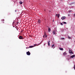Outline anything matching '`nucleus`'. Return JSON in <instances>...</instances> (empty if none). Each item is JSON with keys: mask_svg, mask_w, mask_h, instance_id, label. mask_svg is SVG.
Returning <instances> with one entry per match:
<instances>
[{"mask_svg": "<svg viewBox=\"0 0 75 75\" xmlns=\"http://www.w3.org/2000/svg\"><path fill=\"white\" fill-rule=\"evenodd\" d=\"M69 52L70 54H73V52L72 51V50L71 49H69Z\"/></svg>", "mask_w": 75, "mask_h": 75, "instance_id": "obj_1", "label": "nucleus"}, {"mask_svg": "<svg viewBox=\"0 0 75 75\" xmlns=\"http://www.w3.org/2000/svg\"><path fill=\"white\" fill-rule=\"evenodd\" d=\"M19 39H20V40H23L24 39V38H23V37L21 36H20L19 37Z\"/></svg>", "mask_w": 75, "mask_h": 75, "instance_id": "obj_2", "label": "nucleus"}, {"mask_svg": "<svg viewBox=\"0 0 75 75\" xmlns=\"http://www.w3.org/2000/svg\"><path fill=\"white\" fill-rule=\"evenodd\" d=\"M26 54L28 55H30V54H31V53L30 52L28 51L26 52Z\"/></svg>", "mask_w": 75, "mask_h": 75, "instance_id": "obj_3", "label": "nucleus"}, {"mask_svg": "<svg viewBox=\"0 0 75 75\" xmlns=\"http://www.w3.org/2000/svg\"><path fill=\"white\" fill-rule=\"evenodd\" d=\"M62 20H65L66 18V17L65 16H63L62 17Z\"/></svg>", "mask_w": 75, "mask_h": 75, "instance_id": "obj_4", "label": "nucleus"}, {"mask_svg": "<svg viewBox=\"0 0 75 75\" xmlns=\"http://www.w3.org/2000/svg\"><path fill=\"white\" fill-rule=\"evenodd\" d=\"M60 16V15H59V14H56V16H57L58 18H59V17Z\"/></svg>", "mask_w": 75, "mask_h": 75, "instance_id": "obj_5", "label": "nucleus"}, {"mask_svg": "<svg viewBox=\"0 0 75 75\" xmlns=\"http://www.w3.org/2000/svg\"><path fill=\"white\" fill-rule=\"evenodd\" d=\"M40 43H39L38 44H35L34 45V46H38L39 45H40Z\"/></svg>", "mask_w": 75, "mask_h": 75, "instance_id": "obj_6", "label": "nucleus"}, {"mask_svg": "<svg viewBox=\"0 0 75 75\" xmlns=\"http://www.w3.org/2000/svg\"><path fill=\"white\" fill-rule=\"evenodd\" d=\"M44 36H45V38H46L47 36V34H46V33H45H45L44 35L43 36V37H44Z\"/></svg>", "mask_w": 75, "mask_h": 75, "instance_id": "obj_7", "label": "nucleus"}, {"mask_svg": "<svg viewBox=\"0 0 75 75\" xmlns=\"http://www.w3.org/2000/svg\"><path fill=\"white\" fill-rule=\"evenodd\" d=\"M38 24H40V23H41V21L39 19L38 20Z\"/></svg>", "mask_w": 75, "mask_h": 75, "instance_id": "obj_8", "label": "nucleus"}, {"mask_svg": "<svg viewBox=\"0 0 75 75\" xmlns=\"http://www.w3.org/2000/svg\"><path fill=\"white\" fill-rule=\"evenodd\" d=\"M50 41H48V45H49V46L50 45Z\"/></svg>", "mask_w": 75, "mask_h": 75, "instance_id": "obj_9", "label": "nucleus"}, {"mask_svg": "<svg viewBox=\"0 0 75 75\" xmlns=\"http://www.w3.org/2000/svg\"><path fill=\"white\" fill-rule=\"evenodd\" d=\"M74 57H75V55H73L70 57L71 58H74Z\"/></svg>", "mask_w": 75, "mask_h": 75, "instance_id": "obj_10", "label": "nucleus"}, {"mask_svg": "<svg viewBox=\"0 0 75 75\" xmlns=\"http://www.w3.org/2000/svg\"><path fill=\"white\" fill-rule=\"evenodd\" d=\"M52 33L53 34H55V31L54 30L52 31Z\"/></svg>", "mask_w": 75, "mask_h": 75, "instance_id": "obj_11", "label": "nucleus"}, {"mask_svg": "<svg viewBox=\"0 0 75 75\" xmlns=\"http://www.w3.org/2000/svg\"><path fill=\"white\" fill-rule=\"evenodd\" d=\"M48 32H50L51 31V29H50V28H49L48 29Z\"/></svg>", "mask_w": 75, "mask_h": 75, "instance_id": "obj_12", "label": "nucleus"}, {"mask_svg": "<svg viewBox=\"0 0 75 75\" xmlns=\"http://www.w3.org/2000/svg\"><path fill=\"white\" fill-rule=\"evenodd\" d=\"M34 47V46H29V48H33V47Z\"/></svg>", "mask_w": 75, "mask_h": 75, "instance_id": "obj_13", "label": "nucleus"}, {"mask_svg": "<svg viewBox=\"0 0 75 75\" xmlns=\"http://www.w3.org/2000/svg\"><path fill=\"white\" fill-rule=\"evenodd\" d=\"M67 54L66 53V52H64L63 53V55H67Z\"/></svg>", "mask_w": 75, "mask_h": 75, "instance_id": "obj_14", "label": "nucleus"}, {"mask_svg": "<svg viewBox=\"0 0 75 75\" xmlns=\"http://www.w3.org/2000/svg\"><path fill=\"white\" fill-rule=\"evenodd\" d=\"M19 3L20 4H23V2L21 1H20L19 2Z\"/></svg>", "mask_w": 75, "mask_h": 75, "instance_id": "obj_15", "label": "nucleus"}, {"mask_svg": "<svg viewBox=\"0 0 75 75\" xmlns=\"http://www.w3.org/2000/svg\"><path fill=\"white\" fill-rule=\"evenodd\" d=\"M68 38H69V39H71V37H70L69 36V35H68Z\"/></svg>", "mask_w": 75, "mask_h": 75, "instance_id": "obj_16", "label": "nucleus"}, {"mask_svg": "<svg viewBox=\"0 0 75 75\" xmlns=\"http://www.w3.org/2000/svg\"><path fill=\"white\" fill-rule=\"evenodd\" d=\"M62 23H64V24H67V23L65 22H63Z\"/></svg>", "mask_w": 75, "mask_h": 75, "instance_id": "obj_17", "label": "nucleus"}, {"mask_svg": "<svg viewBox=\"0 0 75 75\" xmlns=\"http://www.w3.org/2000/svg\"><path fill=\"white\" fill-rule=\"evenodd\" d=\"M60 50H64V49H63V48H60Z\"/></svg>", "mask_w": 75, "mask_h": 75, "instance_id": "obj_18", "label": "nucleus"}, {"mask_svg": "<svg viewBox=\"0 0 75 75\" xmlns=\"http://www.w3.org/2000/svg\"><path fill=\"white\" fill-rule=\"evenodd\" d=\"M61 40H64L65 39L64 38H61Z\"/></svg>", "mask_w": 75, "mask_h": 75, "instance_id": "obj_19", "label": "nucleus"}, {"mask_svg": "<svg viewBox=\"0 0 75 75\" xmlns=\"http://www.w3.org/2000/svg\"><path fill=\"white\" fill-rule=\"evenodd\" d=\"M54 45H53L52 46V47H54Z\"/></svg>", "mask_w": 75, "mask_h": 75, "instance_id": "obj_20", "label": "nucleus"}, {"mask_svg": "<svg viewBox=\"0 0 75 75\" xmlns=\"http://www.w3.org/2000/svg\"><path fill=\"white\" fill-rule=\"evenodd\" d=\"M60 24H61V25H63V24H62V23H61Z\"/></svg>", "mask_w": 75, "mask_h": 75, "instance_id": "obj_21", "label": "nucleus"}, {"mask_svg": "<svg viewBox=\"0 0 75 75\" xmlns=\"http://www.w3.org/2000/svg\"><path fill=\"white\" fill-rule=\"evenodd\" d=\"M74 69H75V64H74Z\"/></svg>", "mask_w": 75, "mask_h": 75, "instance_id": "obj_22", "label": "nucleus"}, {"mask_svg": "<svg viewBox=\"0 0 75 75\" xmlns=\"http://www.w3.org/2000/svg\"><path fill=\"white\" fill-rule=\"evenodd\" d=\"M23 30H21V33H22V32H23Z\"/></svg>", "mask_w": 75, "mask_h": 75, "instance_id": "obj_23", "label": "nucleus"}, {"mask_svg": "<svg viewBox=\"0 0 75 75\" xmlns=\"http://www.w3.org/2000/svg\"><path fill=\"white\" fill-rule=\"evenodd\" d=\"M26 49H28V48H30V47H26Z\"/></svg>", "mask_w": 75, "mask_h": 75, "instance_id": "obj_24", "label": "nucleus"}, {"mask_svg": "<svg viewBox=\"0 0 75 75\" xmlns=\"http://www.w3.org/2000/svg\"><path fill=\"white\" fill-rule=\"evenodd\" d=\"M2 21H4V19L2 20Z\"/></svg>", "mask_w": 75, "mask_h": 75, "instance_id": "obj_25", "label": "nucleus"}, {"mask_svg": "<svg viewBox=\"0 0 75 75\" xmlns=\"http://www.w3.org/2000/svg\"><path fill=\"white\" fill-rule=\"evenodd\" d=\"M15 12H17V10H15Z\"/></svg>", "mask_w": 75, "mask_h": 75, "instance_id": "obj_26", "label": "nucleus"}, {"mask_svg": "<svg viewBox=\"0 0 75 75\" xmlns=\"http://www.w3.org/2000/svg\"><path fill=\"white\" fill-rule=\"evenodd\" d=\"M54 21L53 20V22H54Z\"/></svg>", "mask_w": 75, "mask_h": 75, "instance_id": "obj_27", "label": "nucleus"}, {"mask_svg": "<svg viewBox=\"0 0 75 75\" xmlns=\"http://www.w3.org/2000/svg\"><path fill=\"white\" fill-rule=\"evenodd\" d=\"M68 16H69V15H68Z\"/></svg>", "mask_w": 75, "mask_h": 75, "instance_id": "obj_28", "label": "nucleus"}, {"mask_svg": "<svg viewBox=\"0 0 75 75\" xmlns=\"http://www.w3.org/2000/svg\"><path fill=\"white\" fill-rule=\"evenodd\" d=\"M61 0V1H62V0Z\"/></svg>", "mask_w": 75, "mask_h": 75, "instance_id": "obj_29", "label": "nucleus"}, {"mask_svg": "<svg viewBox=\"0 0 75 75\" xmlns=\"http://www.w3.org/2000/svg\"><path fill=\"white\" fill-rule=\"evenodd\" d=\"M3 23H4V22L3 21Z\"/></svg>", "mask_w": 75, "mask_h": 75, "instance_id": "obj_30", "label": "nucleus"}, {"mask_svg": "<svg viewBox=\"0 0 75 75\" xmlns=\"http://www.w3.org/2000/svg\"><path fill=\"white\" fill-rule=\"evenodd\" d=\"M74 16H75V14H74Z\"/></svg>", "mask_w": 75, "mask_h": 75, "instance_id": "obj_31", "label": "nucleus"}]
</instances>
